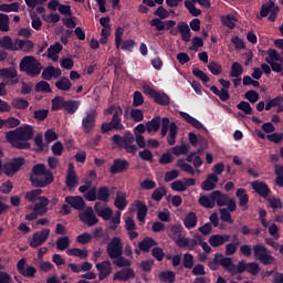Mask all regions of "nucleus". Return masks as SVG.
Here are the masks:
<instances>
[{"mask_svg": "<svg viewBox=\"0 0 283 283\" xmlns=\"http://www.w3.org/2000/svg\"><path fill=\"white\" fill-rule=\"evenodd\" d=\"M106 253L109 260H113L114 266H117L118 269H127V266H132V261L127 258H134V251L129 244H126L123 250V240L120 237H114L111 240L106 247Z\"/></svg>", "mask_w": 283, "mask_h": 283, "instance_id": "obj_1", "label": "nucleus"}, {"mask_svg": "<svg viewBox=\"0 0 283 283\" xmlns=\"http://www.w3.org/2000/svg\"><path fill=\"white\" fill-rule=\"evenodd\" d=\"M198 202L203 209H214L216 205L217 207H228L229 211H235L238 209V201H235V198H231L220 190H213L208 195H201Z\"/></svg>", "mask_w": 283, "mask_h": 283, "instance_id": "obj_2", "label": "nucleus"}, {"mask_svg": "<svg viewBox=\"0 0 283 283\" xmlns=\"http://www.w3.org/2000/svg\"><path fill=\"white\" fill-rule=\"evenodd\" d=\"M33 136L34 127L28 124L6 133V139L14 149H30L32 145L28 140H32Z\"/></svg>", "mask_w": 283, "mask_h": 283, "instance_id": "obj_3", "label": "nucleus"}, {"mask_svg": "<svg viewBox=\"0 0 283 283\" xmlns=\"http://www.w3.org/2000/svg\"><path fill=\"white\" fill-rule=\"evenodd\" d=\"M30 182L36 189H45V187L54 182V172L48 169L45 164H36L31 169Z\"/></svg>", "mask_w": 283, "mask_h": 283, "instance_id": "obj_4", "label": "nucleus"}, {"mask_svg": "<svg viewBox=\"0 0 283 283\" xmlns=\"http://www.w3.org/2000/svg\"><path fill=\"white\" fill-rule=\"evenodd\" d=\"M114 145H117L120 149H125L127 154H136L138 146L134 145V134L132 132H125L123 136L115 134L112 136Z\"/></svg>", "mask_w": 283, "mask_h": 283, "instance_id": "obj_5", "label": "nucleus"}, {"mask_svg": "<svg viewBox=\"0 0 283 283\" xmlns=\"http://www.w3.org/2000/svg\"><path fill=\"white\" fill-rule=\"evenodd\" d=\"M253 255L263 266L275 264V256L271 255V251L262 243L253 245Z\"/></svg>", "mask_w": 283, "mask_h": 283, "instance_id": "obj_6", "label": "nucleus"}, {"mask_svg": "<svg viewBox=\"0 0 283 283\" xmlns=\"http://www.w3.org/2000/svg\"><path fill=\"white\" fill-rule=\"evenodd\" d=\"M123 116V108H117L116 112L113 114L111 122L103 123L101 125V134H107V132H123L125 126L123 125V120L120 119Z\"/></svg>", "mask_w": 283, "mask_h": 283, "instance_id": "obj_7", "label": "nucleus"}, {"mask_svg": "<svg viewBox=\"0 0 283 283\" xmlns=\"http://www.w3.org/2000/svg\"><path fill=\"white\" fill-rule=\"evenodd\" d=\"M43 65L33 55H25L20 61V72H41Z\"/></svg>", "mask_w": 283, "mask_h": 283, "instance_id": "obj_8", "label": "nucleus"}, {"mask_svg": "<svg viewBox=\"0 0 283 283\" xmlns=\"http://www.w3.org/2000/svg\"><path fill=\"white\" fill-rule=\"evenodd\" d=\"M144 92L147 96H149V98H153L154 103L157 105H161L164 107L169 105V95L166 93L156 91L149 85H144Z\"/></svg>", "mask_w": 283, "mask_h": 283, "instance_id": "obj_9", "label": "nucleus"}, {"mask_svg": "<svg viewBox=\"0 0 283 283\" xmlns=\"http://www.w3.org/2000/svg\"><path fill=\"white\" fill-rule=\"evenodd\" d=\"M97 116L98 113L94 108H91L90 111L85 112V116L82 118V132L84 134H92L94 127H96Z\"/></svg>", "mask_w": 283, "mask_h": 283, "instance_id": "obj_10", "label": "nucleus"}, {"mask_svg": "<svg viewBox=\"0 0 283 283\" xmlns=\"http://www.w3.org/2000/svg\"><path fill=\"white\" fill-rule=\"evenodd\" d=\"M168 136V145H176V136L178 134V126L176 123H171L167 117H164L161 120V136Z\"/></svg>", "mask_w": 283, "mask_h": 283, "instance_id": "obj_11", "label": "nucleus"}, {"mask_svg": "<svg viewBox=\"0 0 283 283\" xmlns=\"http://www.w3.org/2000/svg\"><path fill=\"white\" fill-rule=\"evenodd\" d=\"M25 165V158L23 157H15L11 161H8L3 165V174L12 178L14 174L21 171V167Z\"/></svg>", "mask_w": 283, "mask_h": 283, "instance_id": "obj_12", "label": "nucleus"}, {"mask_svg": "<svg viewBox=\"0 0 283 283\" xmlns=\"http://www.w3.org/2000/svg\"><path fill=\"white\" fill-rule=\"evenodd\" d=\"M237 271L239 274L242 273H249L250 275H260V271H262V268H260V263L258 262H249L245 263L244 260L238 262V269Z\"/></svg>", "mask_w": 283, "mask_h": 283, "instance_id": "obj_13", "label": "nucleus"}, {"mask_svg": "<svg viewBox=\"0 0 283 283\" xmlns=\"http://www.w3.org/2000/svg\"><path fill=\"white\" fill-rule=\"evenodd\" d=\"M50 238V229L44 228L41 231H38L33 234L30 247L32 249H38V247H41V244H44V242Z\"/></svg>", "mask_w": 283, "mask_h": 283, "instance_id": "obj_14", "label": "nucleus"}, {"mask_svg": "<svg viewBox=\"0 0 283 283\" xmlns=\"http://www.w3.org/2000/svg\"><path fill=\"white\" fill-rule=\"evenodd\" d=\"M78 218L81 222L87 224V227H94V224H98V218H96L92 207L86 208L84 212L78 214Z\"/></svg>", "mask_w": 283, "mask_h": 283, "instance_id": "obj_15", "label": "nucleus"}, {"mask_svg": "<svg viewBox=\"0 0 283 283\" xmlns=\"http://www.w3.org/2000/svg\"><path fill=\"white\" fill-rule=\"evenodd\" d=\"M201 241V235L200 234H195L192 239L189 238H178V247L180 249H188L189 251H193L196 247H198L199 242Z\"/></svg>", "mask_w": 283, "mask_h": 283, "instance_id": "obj_16", "label": "nucleus"}, {"mask_svg": "<svg viewBox=\"0 0 283 283\" xmlns=\"http://www.w3.org/2000/svg\"><path fill=\"white\" fill-rule=\"evenodd\" d=\"M95 268L98 271L99 282H103V280H106V277H109V275H112V261L109 260L96 263Z\"/></svg>", "mask_w": 283, "mask_h": 283, "instance_id": "obj_17", "label": "nucleus"}, {"mask_svg": "<svg viewBox=\"0 0 283 283\" xmlns=\"http://www.w3.org/2000/svg\"><path fill=\"white\" fill-rule=\"evenodd\" d=\"M126 268L127 269H123L114 273V282H128V280H134V277H136V272H134V269L129 266Z\"/></svg>", "mask_w": 283, "mask_h": 283, "instance_id": "obj_18", "label": "nucleus"}, {"mask_svg": "<svg viewBox=\"0 0 283 283\" xmlns=\"http://www.w3.org/2000/svg\"><path fill=\"white\" fill-rule=\"evenodd\" d=\"M251 187L261 198H269L271 195V188L265 181L254 180L251 182Z\"/></svg>", "mask_w": 283, "mask_h": 283, "instance_id": "obj_19", "label": "nucleus"}, {"mask_svg": "<svg viewBox=\"0 0 283 283\" xmlns=\"http://www.w3.org/2000/svg\"><path fill=\"white\" fill-rule=\"evenodd\" d=\"M219 264H220V266H222L224 269V271L230 273V275L239 274L238 264L235 265L231 258L224 256V254H221V256H219Z\"/></svg>", "mask_w": 283, "mask_h": 283, "instance_id": "obj_20", "label": "nucleus"}, {"mask_svg": "<svg viewBox=\"0 0 283 283\" xmlns=\"http://www.w3.org/2000/svg\"><path fill=\"white\" fill-rule=\"evenodd\" d=\"M129 169V161L126 159L117 158L114 159L113 165L109 168V174L116 176V174H123Z\"/></svg>", "mask_w": 283, "mask_h": 283, "instance_id": "obj_21", "label": "nucleus"}, {"mask_svg": "<svg viewBox=\"0 0 283 283\" xmlns=\"http://www.w3.org/2000/svg\"><path fill=\"white\" fill-rule=\"evenodd\" d=\"M151 28H156L157 32H163V30H171L176 25V21L167 20L163 21L160 18H154L150 21Z\"/></svg>", "mask_w": 283, "mask_h": 283, "instance_id": "obj_22", "label": "nucleus"}, {"mask_svg": "<svg viewBox=\"0 0 283 283\" xmlns=\"http://www.w3.org/2000/svg\"><path fill=\"white\" fill-rule=\"evenodd\" d=\"M17 269L20 275H23V277H34V275H36V268L29 265L25 269V259L18 261Z\"/></svg>", "mask_w": 283, "mask_h": 283, "instance_id": "obj_23", "label": "nucleus"}, {"mask_svg": "<svg viewBox=\"0 0 283 283\" xmlns=\"http://www.w3.org/2000/svg\"><path fill=\"white\" fill-rule=\"evenodd\" d=\"M208 242L210 247H213V249H218V247H222L223 244H227V242H231V234H212Z\"/></svg>", "mask_w": 283, "mask_h": 283, "instance_id": "obj_24", "label": "nucleus"}, {"mask_svg": "<svg viewBox=\"0 0 283 283\" xmlns=\"http://www.w3.org/2000/svg\"><path fill=\"white\" fill-rule=\"evenodd\" d=\"M64 201L76 211H83L85 209V199L81 196H67Z\"/></svg>", "mask_w": 283, "mask_h": 283, "instance_id": "obj_25", "label": "nucleus"}, {"mask_svg": "<svg viewBox=\"0 0 283 283\" xmlns=\"http://www.w3.org/2000/svg\"><path fill=\"white\" fill-rule=\"evenodd\" d=\"M65 185L71 191L72 189H76V185H78V177L76 176V171L74 170V164L69 165Z\"/></svg>", "mask_w": 283, "mask_h": 283, "instance_id": "obj_26", "label": "nucleus"}, {"mask_svg": "<svg viewBox=\"0 0 283 283\" xmlns=\"http://www.w3.org/2000/svg\"><path fill=\"white\" fill-rule=\"evenodd\" d=\"M94 211L99 218H103L105 221L112 220V217L114 216V210H112V208L109 207L103 208V203H101V201L95 202Z\"/></svg>", "mask_w": 283, "mask_h": 283, "instance_id": "obj_27", "label": "nucleus"}, {"mask_svg": "<svg viewBox=\"0 0 283 283\" xmlns=\"http://www.w3.org/2000/svg\"><path fill=\"white\" fill-rule=\"evenodd\" d=\"M127 205H129V202L127 201V195L123 191H117L114 201V206L116 207V209H118L119 211H125V209H127Z\"/></svg>", "mask_w": 283, "mask_h": 283, "instance_id": "obj_28", "label": "nucleus"}, {"mask_svg": "<svg viewBox=\"0 0 283 283\" xmlns=\"http://www.w3.org/2000/svg\"><path fill=\"white\" fill-rule=\"evenodd\" d=\"M178 114L179 116H181V118H184L185 122L188 123V125H190L195 129H205V125H202L200 120L196 119L193 116L189 115L188 113L179 111Z\"/></svg>", "mask_w": 283, "mask_h": 283, "instance_id": "obj_29", "label": "nucleus"}, {"mask_svg": "<svg viewBox=\"0 0 283 283\" xmlns=\"http://www.w3.org/2000/svg\"><path fill=\"white\" fill-rule=\"evenodd\" d=\"M62 51L63 44H61V42H55L46 50L48 56L51 59V61H54V63L59 61V53Z\"/></svg>", "mask_w": 283, "mask_h": 283, "instance_id": "obj_30", "label": "nucleus"}, {"mask_svg": "<svg viewBox=\"0 0 283 283\" xmlns=\"http://www.w3.org/2000/svg\"><path fill=\"white\" fill-rule=\"evenodd\" d=\"M40 202L34 205L33 210L40 216H45L48 213V206L50 205V199L48 197H39Z\"/></svg>", "mask_w": 283, "mask_h": 283, "instance_id": "obj_31", "label": "nucleus"}, {"mask_svg": "<svg viewBox=\"0 0 283 283\" xmlns=\"http://www.w3.org/2000/svg\"><path fill=\"white\" fill-rule=\"evenodd\" d=\"M219 178L216 174L208 175L207 179L202 181L201 189L203 191H213L216 189V182H218Z\"/></svg>", "mask_w": 283, "mask_h": 283, "instance_id": "obj_32", "label": "nucleus"}, {"mask_svg": "<svg viewBox=\"0 0 283 283\" xmlns=\"http://www.w3.org/2000/svg\"><path fill=\"white\" fill-rule=\"evenodd\" d=\"M237 198H239V206L242 207L243 211L249 209V195L244 188H239L235 191Z\"/></svg>", "mask_w": 283, "mask_h": 283, "instance_id": "obj_33", "label": "nucleus"}, {"mask_svg": "<svg viewBox=\"0 0 283 283\" xmlns=\"http://www.w3.org/2000/svg\"><path fill=\"white\" fill-rule=\"evenodd\" d=\"M157 244H158V242H156V240H154V238L146 237V238H144L143 241H140L138 243V249H139V251H143L144 253H149V251H151V248L156 247Z\"/></svg>", "mask_w": 283, "mask_h": 283, "instance_id": "obj_34", "label": "nucleus"}, {"mask_svg": "<svg viewBox=\"0 0 283 283\" xmlns=\"http://www.w3.org/2000/svg\"><path fill=\"white\" fill-rule=\"evenodd\" d=\"M178 32L181 35V40L185 41V43H189V41H191V29L189 28V24L185 22H179Z\"/></svg>", "mask_w": 283, "mask_h": 283, "instance_id": "obj_35", "label": "nucleus"}, {"mask_svg": "<svg viewBox=\"0 0 283 283\" xmlns=\"http://www.w3.org/2000/svg\"><path fill=\"white\" fill-rule=\"evenodd\" d=\"M163 125V119L160 116H155L151 120L146 123V129L148 134H151V132L156 133L158 129H160V126Z\"/></svg>", "mask_w": 283, "mask_h": 283, "instance_id": "obj_36", "label": "nucleus"}, {"mask_svg": "<svg viewBox=\"0 0 283 283\" xmlns=\"http://www.w3.org/2000/svg\"><path fill=\"white\" fill-rule=\"evenodd\" d=\"M56 90H60V92H70L72 90V82L67 77H60L55 82Z\"/></svg>", "mask_w": 283, "mask_h": 283, "instance_id": "obj_37", "label": "nucleus"}, {"mask_svg": "<svg viewBox=\"0 0 283 283\" xmlns=\"http://www.w3.org/2000/svg\"><path fill=\"white\" fill-rule=\"evenodd\" d=\"M137 207V220L145 223V218H147V205L140 200L136 201Z\"/></svg>", "mask_w": 283, "mask_h": 283, "instance_id": "obj_38", "label": "nucleus"}, {"mask_svg": "<svg viewBox=\"0 0 283 283\" xmlns=\"http://www.w3.org/2000/svg\"><path fill=\"white\" fill-rule=\"evenodd\" d=\"M184 224L186 229H196L198 224V216L196 212H189L184 219Z\"/></svg>", "mask_w": 283, "mask_h": 283, "instance_id": "obj_39", "label": "nucleus"}, {"mask_svg": "<svg viewBox=\"0 0 283 283\" xmlns=\"http://www.w3.org/2000/svg\"><path fill=\"white\" fill-rule=\"evenodd\" d=\"M0 48H2V50H9L10 52H17V45H14V42L12 41V38H10V35H4L1 40H0Z\"/></svg>", "mask_w": 283, "mask_h": 283, "instance_id": "obj_40", "label": "nucleus"}, {"mask_svg": "<svg viewBox=\"0 0 283 283\" xmlns=\"http://www.w3.org/2000/svg\"><path fill=\"white\" fill-rule=\"evenodd\" d=\"M97 195V200L101 202H109V187L107 186H102L97 189L96 191Z\"/></svg>", "mask_w": 283, "mask_h": 283, "instance_id": "obj_41", "label": "nucleus"}, {"mask_svg": "<svg viewBox=\"0 0 283 283\" xmlns=\"http://www.w3.org/2000/svg\"><path fill=\"white\" fill-rule=\"evenodd\" d=\"M81 106L80 101L69 99L64 102V109L67 114H76V111Z\"/></svg>", "mask_w": 283, "mask_h": 283, "instance_id": "obj_42", "label": "nucleus"}, {"mask_svg": "<svg viewBox=\"0 0 283 283\" xmlns=\"http://www.w3.org/2000/svg\"><path fill=\"white\" fill-rule=\"evenodd\" d=\"M158 279L160 280V282L164 283H174L176 282V273L171 271H161L158 274Z\"/></svg>", "mask_w": 283, "mask_h": 283, "instance_id": "obj_43", "label": "nucleus"}, {"mask_svg": "<svg viewBox=\"0 0 283 283\" xmlns=\"http://www.w3.org/2000/svg\"><path fill=\"white\" fill-rule=\"evenodd\" d=\"M196 186V179L193 178H184L181 180H178V191H187V187H195Z\"/></svg>", "mask_w": 283, "mask_h": 283, "instance_id": "obj_44", "label": "nucleus"}, {"mask_svg": "<svg viewBox=\"0 0 283 283\" xmlns=\"http://www.w3.org/2000/svg\"><path fill=\"white\" fill-rule=\"evenodd\" d=\"M186 160L187 163H192L196 169H199V167H202V158H200L198 153L188 154Z\"/></svg>", "mask_w": 283, "mask_h": 283, "instance_id": "obj_45", "label": "nucleus"}, {"mask_svg": "<svg viewBox=\"0 0 283 283\" xmlns=\"http://www.w3.org/2000/svg\"><path fill=\"white\" fill-rule=\"evenodd\" d=\"M219 213L222 222H228L229 224H233V218L231 216L233 211L229 210V208H220Z\"/></svg>", "mask_w": 283, "mask_h": 283, "instance_id": "obj_46", "label": "nucleus"}, {"mask_svg": "<svg viewBox=\"0 0 283 283\" xmlns=\"http://www.w3.org/2000/svg\"><path fill=\"white\" fill-rule=\"evenodd\" d=\"M67 255H72L74 258H80L81 260H85V258H87V255H90V253L87 252V250L73 248L67 251Z\"/></svg>", "mask_w": 283, "mask_h": 283, "instance_id": "obj_47", "label": "nucleus"}, {"mask_svg": "<svg viewBox=\"0 0 283 283\" xmlns=\"http://www.w3.org/2000/svg\"><path fill=\"white\" fill-rule=\"evenodd\" d=\"M65 108V98L63 96H56L52 99V111L59 112V109Z\"/></svg>", "mask_w": 283, "mask_h": 283, "instance_id": "obj_48", "label": "nucleus"}, {"mask_svg": "<svg viewBox=\"0 0 283 283\" xmlns=\"http://www.w3.org/2000/svg\"><path fill=\"white\" fill-rule=\"evenodd\" d=\"M273 8H275V2L273 0H269L268 4H262L261 11H260V17H269L271 14Z\"/></svg>", "mask_w": 283, "mask_h": 283, "instance_id": "obj_49", "label": "nucleus"}, {"mask_svg": "<svg viewBox=\"0 0 283 283\" xmlns=\"http://www.w3.org/2000/svg\"><path fill=\"white\" fill-rule=\"evenodd\" d=\"M35 92H42L43 94L52 93V87H50V83L45 81H40L35 84Z\"/></svg>", "mask_w": 283, "mask_h": 283, "instance_id": "obj_50", "label": "nucleus"}, {"mask_svg": "<svg viewBox=\"0 0 283 283\" xmlns=\"http://www.w3.org/2000/svg\"><path fill=\"white\" fill-rule=\"evenodd\" d=\"M282 103H283V97L281 95H277L276 97L270 99L265 104V112H271L272 107H280V105H282Z\"/></svg>", "mask_w": 283, "mask_h": 283, "instance_id": "obj_51", "label": "nucleus"}, {"mask_svg": "<svg viewBox=\"0 0 283 283\" xmlns=\"http://www.w3.org/2000/svg\"><path fill=\"white\" fill-rule=\"evenodd\" d=\"M10 30V18L6 13H0V32Z\"/></svg>", "mask_w": 283, "mask_h": 283, "instance_id": "obj_52", "label": "nucleus"}, {"mask_svg": "<svg viewBox=\"0 0 283 283\" xmlns=\"http://www.w3.org/2000/svg\"><path fill=\"white\" fill-rule=\"evenodd\" d=\"M14 109H28L30 107V102L23 98H15L11 103Z\"/></svg>", "mask_w": 283, "mask_h": 283, "instance_id": "obj_53", "label": "nucleus"}, {"mask_svg": "<svg viewBox=\"0 0 283 283\" xmlns=\"http://www.w3.org/2000/svg\"><path fill=\"white\" fill-rule=\"evenodd\" d=\"M1 76L7 81H11V85H17V83H19L18 72H1Z\"/></svg>", "mask_w": 283, "mask_h": 283, "instance_id": "obj_54", "label": "nucleus"}, {"mask_svg": "<svg viewBox=\"0 0 283 283\" xmlns=\"http://www.w3.org/2000/svg\"><path fill=\"white\" fill-rule=\"evenodd\" d=\"M70 247V237H61L56 240V250L65 251Z\"/></svg>", "mask_w": 283, "mask_h": 283, "instance_id": "obj_55", "label": "nucleus"}, {"mask_svg": "<svg viewBox=\"0 0 283 283\" xmlns=\"http://www.w3.org/2000/svg\"><path fill=\"white\" fill-rule=\"evenodd\" d=\"M164 196H167V190L165 189V187H159L156 188L151 193V199L156 200V202H160Z\"/></svg>", "mask_w": 283, "mask_h": 283, "instance_id": "obj_56", "label": "nucleus"}, {"mask_svg": "<svg viewBox=\"0 0 283 283\" xmlns=\"http://www.w3.org/2000/svg\"><path fill=\"white\" fill-rule=\"evenodd\" d=\"M238 247H240V242H232V243L226 244L224 255H227V258L231 255H235L238 251Z\"/></svg>", "mask_w": 283, "mask_h": 283, "instance_id": "obj_57", "label": "nucleus"}, {"mask_svg": "<svg viewBox=\"0 0 283 283\" xmlns=\"http://www.w3.org/2000/svg\"><path fill=\"white\" fill-rule=\"evenodd\" d=\"M266 140L274 143V145H280L283 140V133H271L266 135Z\"/></svg>", "mask_w": 283, "mask_h": 283, "instance_id": "obj_58", "label": "nucleus"}, {"mask_svg": "<svg viewBox=\"0 0 283 283\" xmlns=\"http://www.w3.org/2000/svg\"><path fill=\"white\" fill-rule=\"evenodd\" d=\"M221 23L229 28V30H233L235 28V18L231 14H228L221 19Z\"/></svg>", "mask_w": 283, "mask_h": 283, "instance_id": "obj_59", "label": "nucleus"}, {"mask_svg": "<svg viewBox=\"0 0 283 283\" xmlns=\"http://www.w3.org/2000/svg\"><path fill=\"white\" fill-rule=\"evenodd\" d=\"M130 118H133V120H134L135 123H140V122L144 120L145 114L143 113L142 109L133 108V109L130 111Z\"/></svg>", "mask_w": 283, "mask_h": 283, "instance_id": "obj_60", "label": "nucleus"}, {"mask_svg": "<svg viewBox=\"0 0 283 283\" xmlns=\"http://www.w3.org/2000/svg\"><path fill=\"white\" fill-rule=\"evenodd\" d=\"M237 108L240 109L241 112H244V114H247V116H250L251 114H253V108L251 107V104H249V102L241 101L237 105Z\"/></svg>", "mask_w": 283, "mask_h": 283, "instance_id": "obj_61", "label": "nucleus"}, {"mask_svg": "<svg viewBox=\"0 0 283 283\" xmlns=\"http://www.w3.org/2000/svg\"><path fill=\"white\" fill-rule=\"evenodd\" d=\"M48 114H50V111L48 109H38V111H34L33 118L41 123L48 118Z\"/></svg>", "mask_w": 283, "mask_h": 283, "instance_id": "obj_62", "label": "nucleus"}, {"mask_svg": "<svg viewBox=\"0 0 283 283\" xmlns=\"http://www.w3.org/2000/svg\"><path fill=\"white\" fill-rule=\"evenodd\" d=\"M92 240H93V237L88 232H84V233L77 235V238H76V241L78 242V244H90V242H92Z\"/></svg>", "mask_w": 283, "mask_h": 283, "instance_id": "obj_63", "label": "nucleus"}, {"mask_svg": "<svg viewBox=\"0 0 283 283\" xmlns=\"http://www.w3.org/2000/svg\"><path fill=\"white\" fill-rule=\"evenodd\" d=\"M182 264H184L185 269H193V254L186 253L184 255Z\"/></svg>", "mask_w": 283, "mask_h": 283, "instance_id": "obj_64", "label": "nucleus"}]
</instances>
